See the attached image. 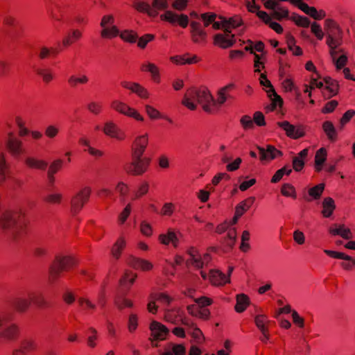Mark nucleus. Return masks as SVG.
Segmentation results:
<instances>
[{
	"instance_id": "13d9d810",
	"label": "nucleus",
	"mask_w": 355,
	"mask_h": 355,
	"mask_svg": "<svg viewBox=\"0 0 355 355\" xmlns=\"http://www.w3.org/2000/svg\"><path fill=\"white\" fill-rule=\"evenodd\" d=\"M281 191L284 196L296 198L295 188L289 184H284Z\"/></svg>"
},
{
	"instance_id": "4c0bfd02",
	"label": "nucleus",
	"mask_w": 355,
	"mask_h": 355,
	"mask_svg": "<svg viewBox=\"0 0 355 355\" xmlns=\"http://www.w3.org/2000/svg\"><path fill=\"white\" fill-rule=\"evenodd\" d=\"M296 6L304 13L315 19L318 11L315 7L309 6L308 4L303 2L302 0H300V3H298Z\"/></svg>"
},
{
	"instance_id": "aec40b11",
	"label": "nucleus",
	"mask_w": 355,
	"mask_h": 355,
	"mask_svg": "<svg viewBox=\"0 0 355 355\" xmlns=\"http://www.w3.org/2000/svg\"><path fill=\"white\" fill-rule=\"evenodd\" d=\"M277 125L282 128L286 132V135L291 138L296 139L304 136V132L301 129L296 128L295 126L291 125L287 121L278 122Z\"/></svg>"
},
{
	"instance_id": "864d4df0",
	"label": "nucleus",
	"mask_w": 355,
	"mask_h": 355,
	"mask_svg": "<svg viewBox=\"0 0 355 355\" xmlns=\"http://www.w3.org/2000/svg\"><path fill=\"white\" fill-rule=\"evenodd\" d=\"M88 80L89 78L86 75H82L80 77L71 76L68 79V83L71 87H76L77 84H85Z\"/></svg>"
},
{
	"instance_id": "c03bdc74",
	"label": "nucleus",
	"mask_w": 355,
	"mask_h": 355,
	"mask_svg": "<svg viewBox=\"0 0 355 355\" xmlns=\"http://www.w3.org/2000/svg\"><path fill=\"white\" fill-rule=\"evenodd\" d=\"M51 53L53 54H57L58 53V51L53 49H49L46 46H41L38 48L36 51L38 58L41 60L47 58Z\"/></svg>"
},
{
	"instance_id": "5fc2aeb1",
	"label": "nucleus",
	"mask_w": 355,
	"mask_h": 355,
	"mask_svg": "<svg viewBox=\"0 0 355 355\" xmlns=\"http://www.w3.org/2000/svg\"><path fill=\"white\" fill-rule=\"evenodd\" d=\"M37 346V343L34 340L26 339L21 343V349L28 352L36 349Z\"/></svg>"
},
{
	"instance_id": "58836bf2",
	"label": "nucleus",
	"mask_w": 355,
	"mask_h": 355,
	"mask_svg": "<svg viewBox=\"0 0 355 355\" xmlns=\"http://www.w3.org/2000/svg\"><path fill=\"white\" fill-rule=\"evenodd\" d=\"M254 322L260 331L268 329V324L270 322L265 315H257L254 317Z\"/></svg>"
},
{
	"instance_id": "6ab92c4d",
	"label": "nucleus",
	"mask_w": 355,
	"mask_h": 355,
	"mask_svg": "<svg viewBox=\"0 0 355 355\" xmlns=\"http://www.w3.org/2000/svg\"><path fill=\"white\" fill-rule=\"evenodd\" d=\"M148 142V135H140L136 137L132 148V155L137 157L142 156Z\"/></svg>"
},
{
	"instance_id": "c756f323",
	"label": "nucleus",
	"mask_w": 355,
	"mask_h": 355,
	"mask_svg": "<svg viewBox=\"0 0 355 355\" xmlns=\"http://www.w3.org/2000/svg\"><path fill=\"white\" fill-rule=\"evenodd\" d=\"M250 301L248 297L245 294H239L236 295V304L235 306V310L238 313L243 312Z\"/></svg>"
},
{
	"instance_id": "c85d7f7f",
	"label": "nucleus",
	"mask_w": 355,
	"mask_h": 355,
	"mask_svg": "<svg viewBox=\"0 0 355 355\" xmlns=\"http://www.w3.org/2000/svg\"><path fill=\"white\" fill-rule=\"evenodd\" d=\"M131 266L135 269L148 271L153 268V264L147 260L132 257L130 261Z\"/></svg>"
},
{
	"instance_id": "e2e57ef3",
	"label": "nucleus",
	"mask_w": 355,
	"mask_h": 355,
	"mask_svg": "<svg viewBox=\"0 0 355 355\" xmlns=\"http://www.w3.org/2000/svg\"><path fill=\"white\" fill-rule=\"evenodd\" d=\"M200 18L204 22V26L207 27L216 19V15L214 13H203L201 15Z\"/></svg>"
},
{
	"instance_id": "a18cd8bd",
	"label": "nucleus",
	"mask_w": 355,
	"mask_h": 355,
	"mask_svg": "<svg viewBox=\"0 0 355 355\" xmlns=\"http://www.w3.org/2000/svg\"><path fill=\"white\" fill-rule=\"evenodd\" d=\"M118 35H119L123 40L130 43L136 42L138 38V36L136 33H135L132 31L129 30H125L121 33H119Z\"/></svg>"
},
{
	"instance_id": "423d86ee",
	"label": "nucleus",
	"mask_w": 355,
	"mask_h": 355,
	"mask_svg": "<svg viewBox=\"0 0 355 355\" xmlns=\"http://www.w3.org/2000/svg\"><path fill=\"white\" fill-rule=\"evenodd\" d=\"M343 31L340 26H334L327 33L326 44L329 48V54L335 55V49L343 44Z\"/></svg>"
},
{
	"instance_id": "37998d69",
	"label": "nucleus",
	"mask_w": 355,
	"mask_h": 355,
	"mask_svg": "<svg viewBox=\"0 0 355 355\" xmlns=\"http://www.w3.org/2000/svg\"><path fill=\"white\" fill-rule=\"evenodd\" d=\"M236 240V231L235 228H230L227 231V236L224 239V243L232 249Z\"/></svg>"
},
{
	"instance_id": "680f3d73",
	"label": "nucleus",
	"mask_w": 355,
	"mask_h": 355,
	"mask_svg": "<svg viewBox=\"0 0 355 355\" xmlns=\"http://www.w3.org/2000/svg\"><path fill=\"white\" fill-rule=\"evenodd\" d=\"M240 122L244 129H252L254 127V121L248 115H244L241 117Z\"/></svg>"
},
{
	"instance_id": "052dcab7",
	"label": "nucleus",
	"mask_w": 355,
	"mask_h": 355,
	"mask_svg": "<svg viewBox=\"0 0 355 355\" xmlns=\"http://www.w3.org/2000/svg\"><path fill=\"white\" fill-rule=\"evenodd\" d=\"M155 38V36L154 35H152V34H146L144 35V36L139 37L138 39V43H137V45L139 48L141 49H144L147 44L153 40Z\"/></svg>"
},
{
	"instance_id": "f3484780",
	"label": "nucleus",
	"mask_w": 355,
	"mask_h": 355,
	"mask_svg": "<svg viewBox=\"0 0 355 355\" xmlns=\"http://www.w3.org/2000/svg\"><path fill=\"white\" fill-rule=\"evenodd\" d=\"M259 150L260 159L268 161L275 159L277 156L282 155V153L272 145H267L266 148L257 146Z\"/></svg>"
},
{
	"instance_id": "9d476101",
	"label": "nucleus",
	"mask_w": 355,
	"mask_h": 355,
	"mask_svg": "<svg viewBox=\"0 0 355 355\" xmlns=\"http://www.w3.org/2000/svg\"><path fill=\"white\" fill-rule=\"evenodd\" d=\"M148 165V160L147 159L143 158L142 156L137 157L135 155H132V161L127 168V171L130 174L139 175L146 171Z\"/></svg>"
},
{
	"instance_id": "49530a36",
	"label": "nucleus",
	"mask_w": 355,
	"mask_h": 355,
	"mask_svg": "<svg viewBox=\"0 0 355 355\" xmlns=\"http://www.w3.org/2000/svg\"><path fill=\"white\" fill-rule=\"evenodd\" d=\"M36 73L42 78L43 81L46 83H49L53 79V74L50 69H37Z\"/></svg>"
},
{
	"instance_id": "cd10ccee",
	"label": "nucleus",
	"mask_w": 355,
	"mask_h": 355,
	"mask_svg": "<svg viewBox=\"0 0 355 355\" xmlns=\"http://www.w3.org/2000/svg\"><path fill=\"white\" fill-rule=\"evenodd\" d=\"M322 207L323 209L322 213L324 217H330L332 215L334 209H336V205L333 198L330 197H327L324 198L322 201Z\"/></svg>"
},
{
	"instance_id": "a19ab883",
	"label": "nucleus",
	"mask_w": 355,
	"mask_h": 355,
	"mask_svg": "<svg viewBox=\"0 0 355 355\" xmlns=\"http://www.w3.org/2000/svg\"><path fill=\"white\" fill-rule=\"evenodd\" d=\"M78 304L85 313H89V311H94L96 308V305L85 297H80L78 300Z\"/></svg>"
},
{
	"instance_id": "4468645a",
	"label": "nucleus",
	"mask_w": 355,
	"mask_h": 355,
	"mask_svg": "<svg viewBox=\"0 0 355 355\" xmlns=\"http://www.w3.org/2000/svg\"><path fill=\"white\" fill-rule=\"evenodd\" d=\"M103 132L108 137L121 141L125 139V132L113 121H109L105 123Z\"/></svg>"
},
{
	"instance_id": "de8ad7c7",
	"label": "nucleus",
	"mask_w": 355,
	"mask_h": 355,
	"mask_svg": "<svg viewBox=\"0 0 355 355\" xmlns=\"http://www.w3.org/2000/svg\"><path fill=\"white\" fill-rule=\"evenodd\" d=\"M292 172V169L289 167L284 166L278 171H276L275 175L272 176L271 179V182L277 183L284 176V175H289Z\"/></svg>"
},
{
	"instance_id": "2f4dec72",
	"label": "nucleus",
	"mask_w": 355,
	"mask_h": 355,
	"mask_svg": "<svg viewBox=\"0 0 355 355\" xmlns=\"http://www.w3.org/2000/svg\"><path fill=\"white\" fill-rule=\"evenodd\" d=\"M327 152L324 148H320L315 153V167L317 171H320L322 166L326 161Z\"/></svg>"
},
{
	"instance_id": "6e6552de",
	"label": "nucleus",
	"mask_w": 355,
	"mask_h": 355,
	"mask_svg": "<svg viewBox=\"0 0 355 355\" xmlns=\"http://www.w3.org/2000/svg\"><path fill=\"white\" fill-rule=\"evenodd\" d=\"M6 148L10 154L17 159H20L21 155L26 152L22 141L15 137L12 132L8 134V137L6 140Z\"/></svg>"
},
{
	"instance_id": "8fccbe9b",
	"label": "nucleus",
	"mask_w": 355,
	"mask_h": 355,
	"mask_svg": "<svg viewBox=\"0 0 355 355\" xmlns=\"http://www.w3.org/2000/svg\"><path fill=\"white\" fill-rule=\"evenodd\" d=\"M223 19V26H230L232 28H236L242 24V20L239 16H234L229 19L221 17Z\"/></svg>"
},
{
	"instance_id": "4be33fe9",
	"label": "nucleus",
	"mask_w": 355,
	"mask_h": 355,
	"mask_svg": "<svg viewBox=\"0 0 355 355\" xmlns=\"http://www.w3.org/2000/svg\"><path fill=\"white\" fill-rule=\"evenodd\" d=\"M234 87L233 84H228L227 85L220 88L217 92V99L214 98L213 107H219L223 105L230 96L228 92Z\"/></svg>"
},
{
	"instance_id": "09e8293b",
	"label": "nucleus",
	"mask_w": 355,
	"mask_h": 355,
	"mask_svg": "<svg viewBox=\"0 0 355 355\" xmlns=\"http://www.w3.org/2000/svg\"><path fill=\"white\" fill-rule=\"evenodd\" d=\"M324 189V184H319L309 190V195L315 200H318L320 198L323 191Z\"/></svg>"
},
{
	"instance_id": "ea45409f",
	"label": "nucleus",
	"mask_w": 355,
	"mask_h": 355,
	"mask_svg": "<svg viewBox=\"0 0 355 355\" xmlns=\"http://www.w3.org/2000/svg\"><path fill=\"white\" fill-rule=\"evenodd\" d=\"M270 10H272V15L277 20L288 17L289 12L288 9L280 6L278 1L277 6L275 9H270Z\"/></svg>"
},
{
	"instance_id": "2eb2a0df",
	"label": "nucleus",
	"mask_w": 355,
	"mask_h": 355,
	"mask_svg": "<svg viewBox=\"0 0 355 355\" xmlns=\"http://www.w3.org/2000/svg\"><path fill=\"white\" fill-rule=\"evenodd\" d=\"M10 304L17 312L24 313L31 306V300L28 294H21L15 297Z\"/></svg>"
},
{
	"instance_id": "ddd939ff",
	"label": "nucleus",
	"mask_w": 355,
	"mask_h": 355,
	"mask_svg": "<svg viewBox=\"0 0 355 355\" xmlns=\"http://www.w3.org/2000/svg\"><path fill=\"white\" fill-rule=\"evenodd\" d=\"M260 84L268 88V89L266 90V92L272 101V103L270 105L271 107H268V110H275L277 107V105H282V104L283 103V101H282V98L280 97V96H279L276 93L270 81L268 79L260 80Z\"/></svg>"
},
{
	"instance_id": "9b49d317",
	"label": "nucleus",
	"mask_w": 355,
	"mask_h": 355,
	"mask_svg": "<svg viewBox=\"0 0 355 355\" xmlns=\"http://www.w3.org/2000/svg\"><path fill=\"white\" fill-rule=\"evenodd\" d=\"M162 20L166 21L172 24H178L182 28H186L189 24V17L184 14H178L171 10H166L160 15Z\"/></svg>"
},
{
	"instance_id": "69168bd1",
	"label": "nucleus",
	"mask_w": 355,
	"mask_h": 355,
	"mask_svg": "<svg viewBox=\"0 0 355 355\" xmlns=\"http://www.w3.org/2000/svg\"><path fill=\"white\" fill-rule=\"evenodd\" d=\"M132 6L136 10L141 12H146L148 8L150 7L149 4L139 0H134Z\"/></svg>"
},
{
	"instance_id": "dca6fc26",
	"label": "nucleus",
	"mask_w": 355,
	"mask_h": 355,
	"mask_svg": "<svg viewBox=\"0 0 355 355\" xmlns=\"http://www.w3.org/2000/svg\"><path fill=\"white\" fill-rule=\"evenodd\" d=\"M90 192L89 188H85L72 198L71 207L74 212L82 209L85 202L89 199Z\"/></svg>"
},
{
	"instance_id": "412c9836",
	"label": "nucleus",
	"mask_w": 355,
	"mask_h": 355,
	"mask_svg": "<svg viewBox=\"0 0 355 355\" xmlns=\"http://www.w3.org/2000/svg\"><path fill=\"white\" fill-rule=\"evenodd\" d=\"M150 329L154 338L157 340H164L169 332L166 326L157 321L151 322Z\"/></svg>"
},
{
	"instance_id": "1a4fd4ad",
	"label": "nucleus",
	"mask_w": 355,
	"mask_h": 355,
	"mask_svg": "<svg viewBox=\"0 0 355 355\" xmlns=\"http://www.w3.org/2000/svg\"><path fill=\"white\" fill-rule=\"evenodd\" d=\"M230 28L232 27L229 25L225 26L223 25L222 28L223 29L225 34H216L214 37V44L219 46L222 49H227L233 46L236 42L235 35L234 34H231Z\"/></svg>"
},
{
	"instance_id": "4d7b16f0",
	"label": "nucleus",
	"mask_w": 355,
	"mask_h": 355,
	"mask_svg": "<svg viewBox=\"0 0 355 355\" xmlns=\"http://www.w3.org/2000/svg\"><path fill=\"white\" fill-rule=\"evenodd\" d=\"M292 20L299 26L307 28L310 25V20L307 17L299 15H294Z\"/></svg>"
},
{
	"instance_id": "bb28decb",
	"label": "nucleus",
	"mask_w": 355,
	"mask_h": 355,
	"mask_svg": "<svg viewBox=\"0 0 355 355\" xmlns=\"http://www.w3.org/2000/svg\"><path fill=\"white\" fill-rule=\"evenodd\" d=\"M24 163L29 168L40 170H45L48 165L46 162L42 159H37L33 157H25Z\"/></svg>"
},
{
	"instance_id": "6e6d98bb",
	"label": "nucleus",
	"mask_w": 355,
	"mask_h": 355,
	"mask_svg": "<svg viewBox=\"0 0 355 355\" xmlns=\"http://www.w3.org/2000/svg\"><path fill=\"white\" fill-rule=\"evenodd\" d=\"M131 91L137 94L141 98H147L148 97L147 90L138 83H133V87L131 88Z\"/></svg>"
},
{
	"instance_id": "bf43d9fd",
	"label": "nucleus",
	"mask_w": 355,
	"mask_h": 355,
	"mask_svg": "<svg viewBox=\"0 0 355 355\" xmlns=\"http://www.w3.org/2000/svg\"><path fill=\"white\" fill-rule=\"evenodd\" d=\"M178 311L174 310H167L165 313V320L173 324H176L178 320Z\"/></svg>"
},
{
	"instance_id": "393cba45",
	"label": "nucleus",
	"mask_w": 355,
	"mask_h": 355,
	"mask_svg": "<svg viewBox=\"0 0 355 355\" xmlns=\"http://www.w3.org/2000/svg\"><path fill=\"white\" fill-rule=\"evenodd\" d=\"M209 277L211 282L216 286L223 285L230 281L227 275L218 270H210Z\"/></svg>"
},
{
	"instance_id": "a211bd4d",
	"label": "nucleus",
	"mask_w": 355,
	"mask_h": 355,
	"mask_svg": "<svg viewBox=\"0 0 355 355\" xmlns=\"http://www.w3.org/2000/svg\"><path fill=\"white\" fill-rule=\"evenodd\" d=\"M190 26V32L193 42L195 43L205 42L207 38V33L205 30L201 28L200 24L199 22L192 21Z\"/></svg>"
},
{
	"instance_id": "0eeeda50",
	"label": "nucleus",
	"mask_w": 355,
	"mask_h": 355,
	"mask_svg": "<svg viewBox=\"0 0 355 355\" xmlns=\"http://www.w3.org/2000/svg\"><path fill=\"white\" fill-rule=\"evenodd\" d=\"M114 23V18L112 15H104L102 17L100 26L102 28L101 36L103 38H112L119 35V30Z\"/></svg>"
},
{
	"instance_id": "774afa93",
	"label": "nucleus",
	"mask_w": 355,
	"mask_h": 355,
	"mask_svg": "<svg viewBox=\"0 0 355 355\" xmlns=\"http://www.w3.org/2000/svg\"><path fill=\"white\" fill-rule=\"evenodd\" d=\"M3 23L8 26H15L17 24V19L13 16L4 14L2 17Z\"/></svg>"
},
{
	"instance_id": "0e129e2a",
	"label": "nucleus",
	"mask_w": 355,
	"mask_h": 355,
	"mask_svg": "<svg viewBox=\"0 0 355 355\" xmlns=\"http://www.w3.org/2000/svg\"><path fill=\"white\" fill-rule=\"evenodd\" d=\"M62 159H56L53 162L49 168L47 173L55 175L59 169L62 167Z\"/></svg>"
},
{
	"instance_id": "f03ea898",
	"label": "nucleus",
	"mask_w": 355,
	"mask_h": 355,
	"mask_svg": "<svg viewBox=\"0 0 355 355\" xmlns=\"http://www.w3.org/2000/svg\"><path fill=\"white\" fill-rule=\"evenodd\" d=\"M214 96L206 87H192L184 94L182 103L191 110L197 108V104L202 106V110L209 114L214 112Z\"/></svg>"
},
{
	"instance_id": "39448f33",
	"label": "nucleus",
	"mask_w": 355,
	"mask_h": 355,
	"mask_svg": "<svg viewBox=\"0 0 355 355\" xmlns=\"http://www.w3.org/2000/svg\"><path fill=\"white\" fill-rule=\"evenodd\" d=\"M8 316L0 308V336L15 339L19 334V328L15 324H8Z\"/></svg>"
},
{
	"instance_id": "7ed1b4c3",
	"label": "nucleus",
	"mask_w": 355,
	"mask_h": 355,
	"mask_svg": "<svg viewBox=\"0 0 355 355\" xmlns=\"http://www.w3.org/2000/svg\"><path fill=\"white\" fill-rule=\"evenodd\" d=\"M23 184V181L12 175L4 153L0 152V186L9 191H15Z\"/></svg>"
},
{
	"instance_id": "79ce46f5",
	"label": "nucleus",
	"mask_w": 355,
	"mask_h": 355,
	"mask_svg": "<svg viewBox=\"0 0 355 355\" xmlns=\"http://www.w3.org/2000/svg\"><path fill=\"white\" fill-rule=\"evenodd\" d=\"M28 297L31 302H34L38 307H44L47 306V302L41 293H28Z\"/></svg>"
},
{
	"instance_id": "f257e3e1",
	"label": "nucleus",
	"mask_w": 355,
	"mask_h": 355,
	"mask_svg": "<svg viewBox=\"0 0 355 355\" xmlns=\"http://www.w3.org/2000/svg\"><path fill=\"white\" fill-rule=\"evenodd\" d=\"M26 223L18 212L6 209L0 202V236L10 242H17L24 235Z\"/></svg>"
},
{
	"instance_id": "5701e85b",
	"label": "nucleus",
	"mask_w": 355,
	"mask_h": 355,
	"mask_svg": "<svg viewBox=\"0 0 355 355\" xmlns=\"http://www.w3.org/2000/svg\"><path fill=\"white\" fill-rule=\"evenodd\" d=\"M257 15L266 24L268 25L272 30L277 33H282L283 32V28L282 26L275 21H272L271 17L265 11L257 10Z\"/></svg>"
},
{
	"instance_id": "3c124183",
	"label": "nucleus",
	"mask_w": 355,
	"mask_h": 355,
	"mask_svg": "<svg viewBox=\"0 0 355 355\" xmlns=\"http://www.w3.org/2000/svg\"><path fill=\"white\" fill-rule=\"evenodd\" d=\"M141 70L143 71H148L150 72L152 75L153 78L155 80H157L159 78V70L157 67L155 66V64L153 63H148L146 64H142L141 65Z\"/></svg>"
},
{
	"instance_id": "f704fd0d",
	"label": "nucleus",
	"mask_w": 355,
	"mask_h": 355,
	"mask_svg": "<svg viewBox=\"0 0 355 355\" xmlns=\"http://www.w3.org/2000/svg\"><path fill=\"white\" fill-rule=\"evenodd\" d=\"M255 201L254 197H249L247 199L241 201L239 204L236 206L235 211L236 212L241 211V216H242L248 209H249Z\"/></svg>"
},
{
	"instance_id": "7c9ffc66",
	"label": "nucleus",
	"mask_w": 355,
	"mask_h": 355,
	"mask_svg": "<svg viewBox=\"0 0 355 355\" xmlns=\"http://www.w3.org/2000/svg\"><path fill=\"white\" fill-rule=\"evenodd\" d=\"M125 241L123 237L121 236L115 242L113 247L112 248L111 252L112 255L116 259H119L121 251L125 246Z\"/></svg>"
},
{
	"instance_id": "f8f14e48",
	"label": "nucleus",
	"mask_w": 355,
	"mask_h": 355,
	"mask_svg": "<svg viewBox=\"0 0 355 355\" xmlns=\"http://www.w3.org/2000/svg\"><path fill=\"white\" fill-rule=\"evenodd\" d=\"M111 107L116 111L126 116L132 117L137 119V121H144L143 116H141L135 110L131 108L130 107H129L125 103L121 101H114L112 103Z\"/></svg>"
},
{
	"instance_id": "20e7f679",
	"label": "nucleus",
	"mask_w": 355,
	"mask_h": 355,
	"mask_svg": "<svg viewBox=\"0 0 355 355\" xmlns=\"http://www.w3.org/2000/svg\"><path fill=\"white\" fill-rule=\"evenodd\" d=\"M75 264L74 259L68 256L56 257L53 263L49 267L50 281H55L62 270H67Z\"/></svg>"
},
{
	"instance_id": "473e14b6",
	"label": "nucleus",
	"mask_w": 355,
	"mask_h": 355,
	"mask_svg": "<svg viewBox=\"0 0 355 355\" xmlns=\"http://www.w3.org/2000/svg\"><path fill=\"white\" fill-rule=\"evenodd\" d=\"M329 232L332 235H339L345 239H349L352 237L350 230L345 228L343 225H340L338 228H330Z\"/></svg>"
},
{
	"instance_id": "338daca9",
	"label": "nucleus",
	"mask_w": 355,
	"mask_h": 355,
	"mask_svg": "<svg viewBox=\"0 0 355 355\" xmlns=\"http://www.w3.org/2000/svg\"><path fill=\"white\" fill-rule=\"evenodd\" d=\"M87 107L90 112L94 114H98L101 110V105L95 101L88 103Z\"/></svg>"
},
{
	"instance_id": "a878e982",
	"label": "nucleus",
	"mask_w": 355,
	"mask_h": 355,
	"mask_svg": "<svg viewBox=\"0 0 355 355\" xmlns=\"http://www.w3.org/2000/svg\"><path fill=\"white\" fill-rule=\"evenodd\" d=\"M159 239L164 245H168L171 243L174 247H177L178 244V235L172 230H168L166 234H160Z\"/></svg>"
},
{
	"instance_id": "c9c22d12",
	"label": "nucleus",
	"mask_w": 355,
	"mask_h": 355,
	"mask_svg": "<svg viewBox=\"0 0 355 355\" xmlns=\"http://www.w3.org/2000/svg\"><path fill=\"white\" fill-rule=\"evenodd\" d=\"M324 82L326 84V89L329 92V96H335L338 90V82L330 77H326L324 78Z\"/></svg>"
},
{
	"instance_id": "72a5a7b5",
	"label": "nucleus",
	"mask_w": 355,
	"mask_h": 355,
	"mask_svg": "<svg viewBox=\"0 0 355 355\" xmlns=\"http://www.w3.org/2000/svg\"><path fill=\"white\" fill-rule=\"evenodd\" d=\"M322 128L328 139L331 141H336V130L334 124L331 121H327L323 123Z\"/></svg>"
},
{
	"instance_id": "e433bc0d",
	"label": "nucleus",
	"mask_w": 355,
	"mask_h": 355,
	"mask_svg": "<svg viewBox=\"0 0 355 355\" xmlns=\"http://www.w3.org/2000/svg\"><path fill=\"white\" fill-rule=\"evenodd\" d=\"M185 347L180 344H172L171 347L166 349L162 355H184Z\"/></svg>"
},
{
	"instance_id": "603ef678",
	"label": "nucleus",
	"mask_w": 355,
	"mask_h": 355,
	"mask_svg": "<svg viewBox=\"0 0 355 355\" xmlns=\"http://www.w3.org/2000/svg\"><path fill=\"white\" fill-rule=\"evenodd\" d=\"M196 250L193 248H191L188 250V254L191 257L190 263L196 268H202L203 266V262L200 259L196 257Z\"/></svg>"
},
{
	"instance_id": "b1692460",
	"label": "nucleus",
	"mask_w": 355,
	"mask_h": 355,
	"mask_svg": "<svg viewBox=\"0 0 355 355\" xmlns=\"http://www.w3.org/2000/svg\"><path fill=\"white\" fill-rule=\"evenodd\" d=\"M343 49L338 47L335 49V55L330 54L337 69H343L347 62V57L343 54Z\"/></svg>"
}]
</instances>
